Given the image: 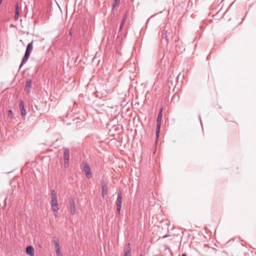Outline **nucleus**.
<instances>
[{"instance_id":"nucleus-18","label":"nucleus","mask_w":256,"mask_h":256,"mask_svg":"<svg viewBox=\"0 0 256 256\" xmlns=\"http://www.w3.org/2000/svg\"><path fill=\"white\" fill-rule=\"evenodd\" d=\"M126 16H127L126 14H125L124 16V18H122V20L121 23H120V26H124V24L125 22V21H126Z\"/></svg>"},{"instance_id":"nucleus-2","label":"nucleus","mask_w":256,"mask_h":256,"mask_svg":"<svg viewBox=\"0 0 256 256\" xmlns=\"http://www.w3.org/2000/svg\"><path fill=\"white\" fill-rule=\"evenodd\" d=\"M122 196L120 192L118 193L117 198L116 200V213L120 215V210L122 208Z\"/></svg>"},{"instance_id":"nucleus-17","label":"nucleus","mask_w":256,"mask_h":256,"mask_svg":"<svg viewBox=\"0 0 256 256\" xmlns=\"http://www.w3.org/2000/svg\"><path fill=\"white\" fill-rule=\"evenodd\" d=\"M126 16H127L126 14H125L124 16V18H122V20L121 23H120V26H124V24L125 22V21H126Z\"/></svg>"},{"instance_id":"nucleus-32","label":"nucleus","mask_w":256,"mask_h":256,"mask_svg":"<svg viewBox=\"0 0 256 256\" xmlns=\"http://www.w3.org/2000/svg\"><path fill=\"white\" fill-rule=\"evenodd\" d=\"M167 236H167V235H166V236H163V238H166Z\"/></svg>"},{"instance_id":"nucleus-10","label":"nucleus","mask_w":256,"mask_h":256,"mask_svg":"<svg viewBox=\"0 0 256 256\" xmlns=\"http://www.w3.org/2000/svg\"><path fill=\"white\" fill-rule=\"evenodd\" d=\"M28 58H29L28 56H24H24H23V58H22V62H20L19 68H20L21 67L27 62V60H28Z\"/></svg>"},{"instance_id":"nucleus-14","label":"nucleus","mask_w":256,"mask_h":256,"mask_svg":"<svg viewBox=\"0 0 256 256\" xmlns=\"http://www.w3.org/2000/svg\"><path fill=\"white\" fill-rule=\"evenodd\" d=\"M102 184V190H107V184L104 180L101 182Z\"/></svg>"},{"instance_id":"nucleus-24","label":"nucleus","mask_w":256,"mask_h":256,"mask_svg":"<svg viewBox=\"0 0 256 256\" xmlns=\"http://www.w3.org/2000/svg\"><path fill=\"white\" fill-rule=\"evenodd\" d=\"M129 254H131V250L130 247H128L126 249V251L125 252H128Z\"/></svg>"},{"instance_id":"nucleus-11","label":"nucleus","mask_w":256,"mask_h":256,"mask_svg":"<svg viewBox=\"0 0 256 256\" xmlns=\"http://www.w3.org/2000/svg\"><path fill=\"white\" fill-rule=\"evenodd\" d=\"M161 122H156V138H158L160 132Z\"/></svg>"},{"instance_id":"nucleus-7","label":"nucleus","mask_w":256,"mask_h":256,"mask_svg":"<svg viewBox=\"0 0 256 256\" xmlns=\"http://www.w3.org/2000/svg\"><path fill=\"white\" fill-rule=\"evenodd\" d=\"M70 208L71 214L74 215L76 214V204L74 200H70Z\"/></svg>"},{"instance_id":"nucleus-23","label":"nucleus","mask_w":256,"mask_h":256,"mask_svg":"<svg viewBox=\"0 0 256 256\" xmlns=\"http://www.w3.org/2000/svg\"><path fill=\"white\" fill-rule=\"evenodd\" d=\"M19 17V12H15L14 18L17 20Z\"/></svg>"},{"instance_id":"nucleus-25","label":"nucleus","mask_w":256,"mask_h":256,"mask_svg":"<svg viewBox=\"0 0 256 256\" xmlns=\"http://www.w3.org/2000/svg\"><path fill=\"white\" fill-rule=\"evenodd\" d=\"M30 52L26 50V52H25V53H24V55L26 56H28L30 57Z\"/></svg>"},{"instance_id":"nucleus-13","label":"nucleus","mask_w":256,"mask_h":256,"mask_svg":"<svg viewBox=\"0 0 256 256\" xmlns=\"http://www.w3.org/2000/svg\"><path fill=\"white\" fill-rule=\"evenodd\" d=\"M33 49V44H32V42H30L27 45L26 50L30 52H32Z\"/></svg>"},{"instance_id":"nucleus-26","label":"nucleus","mask_w":256,"mask_h":256,"mask_svg":"<svg viewBox=\"0 0 256 256\" xmlns=\"http://www.w3.org/2000/svg\"><path fill=\"white\" fill-rule=\"evenodd\" d=\"M19 12V8H18V4H16V8H15V12Z\"/></svg>"},{"instance_id":"nucleus-4","label":"nucleus","mask_w":256,"mask_h":256,"mask_svg":"<svg viewBox=\"0 0 256 256\" xmlns=\"http://www.w3.org/2000/svg\"><path fill=\"white\" fill-rule=\"evenodd\" d=\"M83 168L82 170L85 172L86 176L90 178L92 177V174L91 172L90 168L88 165V164L87 162H83Z\"/></svg>"},{"instance_id":"nucleus-1","label":"nucleus","mask_w":256,"mask_h":256,"mask_svg":"<svg viewBox=\"0 0 256 256\" xmlns=\"http://www.w3.org/2000/svg\"><path fill=\"white\" fill-rule=\"evenodd\" d=\"M50 198L52 202V209L54 212H57V210H58V203L56 194L54 190H51Z\"/></svg>"},{"instance_id":"nucleus-19","label":"nucleus","mask_w":256,"mask_h":256,"mask_svg":"<svg viewBox=\"0 0 256 256\" xmlns=\"http://www.w3.org/2000/svg\"><path fill=\"white\" fill-rule=\"evenodd\" d=\"M54 246H55V248H60V242H59V241L58 240H54Z\"/></svg>"},{"instance_id":"nucleus-29","label":"nucleus","mask_w":256,"mask_h":256,"mask_svg":"<svg viewBox=\"0 0 256 256\" xmlns=\"http://www.w3.org/2000/svg\"><path fill=\"white\" fill-rule=\"evenodd\" d=\"M199 118H200V124L202 125V120H201V118H200V114H199Z\"/></svg>"},{"instance_id":"nucleus-8","label":"nucleus","mask_w":256,"mask_h":256,"mask_svg":"<svg viewBox=\"0 0 256 256\" xmlns=\"http://www.w3.org/2000/svg\"><path fill=\"white\" fill-rule=\"evenodd\" d=\"M26 254L29 256H34V250L32 245H29L26 246Z\"/></svg>"},{"instance_id":"nucleus-6","label":"nucleus","mask_w":256,"mask_h":256,"mask_svg":"<svg viewBox=\"0 0 256 256\" xmlns=\"http://www.w3.org/2000/svg\"><path fill=\"white\" fill-rule=\"evenodd\" d=\"M20 114L23 118H25L26 116V111L24 108V102L22 100L20 102Z\"/></svg>"},{"instance_id":"nucleus-31","label":"nucleus","mask_w":256,"mask_h":256,"mask_svg":"<svg viewBox=\"0 0 256 256\" xmlns=\"http://www.w3.org/2000/svg\"><path fill=\"white\" fill-rule=\"evenodd\" d=\"M180 256H187V255L186 253H183Z\"/></svg>"},{"instance_id":"nucleus-20","label":"nucleus","mask_w":256,"mask_h":256,"mask_svg":"<svg viewBox=\"0 0 256 256\" xmlns=\"http://www.w3.org/2000/svg\"><path fill=\"white\" fill-rule=\"evenodd\" d=\"M8 116L11 118L12 117V110H8Z\"/></svg>"},{"instance_id":"nucleus-9","label":"nucleus","mask_w":256,"mask_h":256,"mask_svg":"<svg viewBox=\"0 0 256 256\" xmlns=\"http://www.w3.org/2000/svg\"><path fill=\"white\" fill-rule=\"evenodd\" d=\"M32 80L30 79H27L26 81V84L24 88V90L26 92H30V89L32 86Z\"/></svg>"},{"instance_id":"nucleus-15","label":"nucleus","mask_w":256,"mask_h":256,"mask_svg":"<svg viewBox=\"0 0 256 256\" xmlns=\"http://www.w3.org/2000/svg\"><path fill=\"white\" fill-rule=\"evenodd\" d=\"M168 34V33L167 30H166L164 32H162V38H164L166 40V41H167Z\"/></svg>"},{"instance_id":"nucleus-27","label":"nucleus","mask_w":256,"mask_h":256,"mask_svg":"<svg viewBox=\"0 0 256 256\" xmlns=\"http://www.w3.org/2000/svg\"><path fill=\"white\" fill-rule=\"evenodd\" d=\"M124 256H130V254H129L128 252H125Z\"/></svg>"},{"instance_id":"nucleus-34","label":"nucleus","mask_w":256,"mask_h":256,"mask_svg":"<svg viewBox=\"0 0 256 256\" xmlns=\"http://www.w3.org/2000/svg\"><path fill=\"white\" fill-rule=\"evenodd\" d=\"M7 198H6L5 200H4V201L6 202V200Z\"/></svg>"},{"instance_id":"nucleus-21","label":"nucleus","mask_w":256,"mask_h":256,"mask_svg":"<svg viewBox=\"0 0 256 256\" xmlns=\"http://www.w3.org/2000/svg\"><path fill=\"white\" fill-rule=\"evenodd\" d=\"M56 253L57 254H60V248H56Z\"/></svg>"},{"instance_id":"nucleus-22","label":"nucleus","mask_w":256,"mask_h":256,"mask_svg":"<svg viewBox=\"0 0 256 256\" xmlns=\"http://www.w3.org/2000/svg\"><path fill=\"white\" fill-rule=\"evenodd\" d=\"M107 194V190H102V196Z\"/></svg>"},{"instance_id":"nucleus-5","label":"nucleus","mask_w":256,"mask_h":256,"mask_svg":"<svg viewBox=\"0 0 256 256\" xmlns=\"http://www.w3.org/2000/svg\"><path fill=\"white\" fill-rule=\"evenodd\" d=\"M64 167L67 168L68 166L69 159H70V150L68 148H64Z\"/></svg>"},{"instance_id":"nucleus-33","label":"nucleus","mask_w":256,"mask_h":256,"mask_svg":"<svg viewBox=\"0 0 256 256\" xmlns=\"http://www.w3.org/2000/svg\"><path fill=\"white\" fill-rule=\"evenodd\" d=\"M138 256H142V254H140Z\"/></svg>"},{"instance_id":"nucleus-16","label":"nucleus","mask_w":256,"mask_h":256,"mask_svg":"<svg viewBox=\"0 0 256 256\" xmlns=\"http://www.w3.org/2000/svg\"><path fill=\"white\" fill-rule=\"evenodd\" d=\"M120 0H114L112 4L113 8H114L118 4Z\"/></svg>"},{"instance_id":"nucleus-30","label":"nucleus","mask_w":256,"mask_h":256,"mask_svg":"<svg viewBox=\"0 0 256 256\" xmlns=\"http://www.w3.org/2000/svg\"><path fill=\"white\" fill-rule=\"evenodd\" d=\"M58 210H57V212H54V216H58Z\"/></svg>"},{"instance_id":"nucleus-28","label":"nucleus","mask_w":256,"mask_h":256,"mask_svg":"<svg viewBox=\"0 0 256 256\" xmlns=\"http://www.w3.org/2000/svg\"><path fill=\"white\" fill-rule=\"evenodd\" d=\"M123 26H120L118 31L120 32L122 30Z\"/></svg>"},{"instance_id":"nucleus-12","label":"nucleus","mask_w":256,"mask_h":256,"mask_svg":"<svg viewBox=\"0 0 256 256\" xmlns=\"http://www.w3.org/2000/svg\"><path fill=\"white\" fill-rule=\"evenodd\" d=\"M162 117V109L161 108L158 114L156 122H161Z\"/></svg>"},{"instance_id":"nucleus-3","label":"nucleus","mask_w":256,"mask_h":256,"mask_svg":"<svg viewBox=\"0 0 256 256\" xmlns=\"http://www.w3.org/2000/svg\"><path fill=\"white\" fill-rule=\"evenodd\" d=\"M176 50L178 54H182L185 50V46L182 42L176 40Z\"/></svg>"}]
</instances>
